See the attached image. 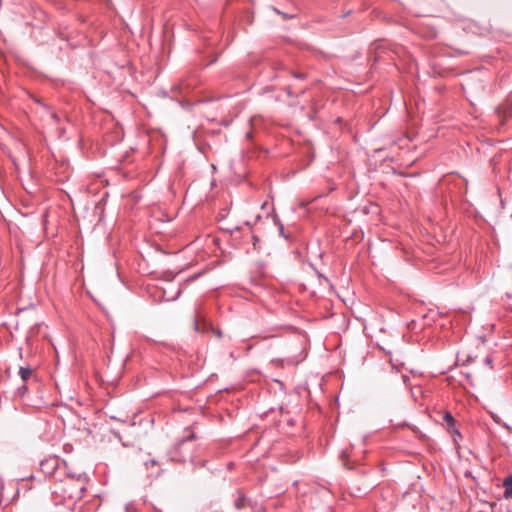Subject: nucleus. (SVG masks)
Wrapping results in <instances>:
<instances>
[{
	"label": "nucleus",
	"mask_w": 512,
	"mask_h": 512,
	"mask_svg": "<svg viewBox=\"0 0 512 512\" xmlns=\"http://www.w3.org/2000/svg\"><path fill=\"white\" fill-rule=\"evenodd\" d=\"M195 439V434L191 432L168 451L167 458L172 462L185 463L189 461L195 464V444L193 443Z\"/></svg>",
	"instance_id": "obj_1"
},
{
	"label": "nucleus",
	"mask_w": 512,
	"mask_h": 512,
	"mask_svg": "<svg viewBox=\"0 0 512 512\" xmlns=\"http://www.w3.org/2000/svg\"><path fill=\"white\" fill-rule=\"evenodd\" d=\"M86 489L87 485L83 478L75 482L64 477L59 480V485L54 492L61 493L65 499L77 501L83 498Z\"/></svg>",
	"instance_id": "obj_2"
},
{
	"label": "nucleus",
	"mask_w": 512,
	"mask_h": 512,
	"mask_svg": "<svg viewBox=\"0 0 512 512\" xmlns=\"http://www.w3.org/2000/svg\"><path fill=\"white\" fill-rule=\"evenodd\" d=\"M62 461L58 456L50 455L40 462V470L48 477H54Z\"/></svg>",
	"instance_id": "obj_3"
},
{
	"label": "nucleus",
	"mask_w": 512,
	"mask_h": 512,
	"mask_svg": "<svg viewBox=\"0 0 512 512\" xmlns=\"http://www.w3.org/2000/svg\"><path fill=\"white\" fill-rule=\"evenodd\" d=\"M236 499L234 500V507L237 510H242L247 506H251V500L245 495L242 490H237Z\"/></svg>",
	"instance_id": "obj_4"
},
{
	"label": "nucleus",
	"mask_w": 512,
	"mask_h": 512,
	"mask_svg": "<svg viewBox=\"0 0 512 512\" xmlns=\"http://www.w3.org/2000/svg\"><path fill=\"white\" fill-rule=\"evenodd\" d=\"M194 329L198 333H206L211 330L218 338L222 337V331L220 329H214L210 324L203 322L201 326L197 320L194 321Z\"/></svg>",
	"instance_id": "obj_5"
},
{
	"label": "nucleus",
	"mask_w": 512,
	"mask_h": 512,
	"mask_svg": "<svg viewBox=\"0 0 512 512\" xmlns=\"http://www.w3.org/2000/svg\"><path fill=\"white\" fill-rule=\"evenodd\" d=\"M504 493L503 497L505 499H512V474L506 476L503 480Z\"/></svg>",
	"instance_id": "obj_6"
},
{
	"label": "nucleus",
	"mask_w": 512,
	"mask_h": 512,
	"mask_svg": "<svg viewBox=\"0 0 512 512\" xmlns=\"http://www.w3.org/2000/svg\"><path fill=\"white\" fill-rule=\"evenodd\" d=\"M66 478L72 480V481H75L76 480H80L81 478L84 479V482H85V485H88V482H89V478L88 476L84 473V472H72V471H68L67 474L65 475Z\"/></svg>",
	"instance_id": "obj_7"
},
{
	"label": "nucleus",
	"mask_w": 512,
	"mask_h": 512,
	"mask_svg": "<svg viewBox=\"0 0 512 512\" xmlns=\"http://www.w3.org/2000/svg\"><path fill=\"white\" fill-rule=\"evenodd\" d=\"M32 374H33V371L30 366L19 368V375L24 382L29 380L32 377Z\"/></svg>",
	"instance_id": "obj_8"
},
{
	"label": "nucleus",
	"mask_w": 512,
	"mask_h": 512,
	"mask_svg": "<svg viewBox=\"0 0 512 512\" xmlns=\"http://www.w3.org/2000/svg\"><path fill=\"white\" fill-rule=\"evenodd\" d=\"M443 421L447 425V429L448 430L450 428H454V426H456V420H455V418L453 417V415L449 411H446L443 414Z\"/></svg>",
	"instance_id": "obj_9"
},
{
	"label": "nucleus",
	"mask_w": 512,
	"mask_h": 512,
	"mask_svg": "<svg viewBox=\"0 0 512 512\" xmlns=\"http://www.w3.org/2000/svg\"><path fill=\"white\" fill-rule=\"evenodd\" d=\"M164 458H165V457L157 458V459H156V458H150V459L146 460V461L144 462V464H145V466H146L147 468H149V467H154V466H160V465H162V464L164 463V461H163V460H164Z\"/></svg>",
	"instance_id": "obj_10"
},
{
	"label": "nucleus",
	"mask_w": 512,
	"mask_h": 512,
	"mask_svg": "<svg viewBox=\"0 0 512 512\" xmlns=\"http://www.w3.org/2000/svg\"><path fill=\"white\" fill-rule=\"evenodd\" d=\"M448 432L451 434L455 444H458V442L462 439V434L456 426H454V428H450Z\"/></svg>",
	"instance_id": "obj_11"
},
{
	"label": "nucleus",
	"mask_w": 512,
	"mask_h": 512,
	"mask_svg": "<svg viewBox=\"0 0 512 512\" xmlns=\"http://www.w3.org/2000/svg\"><path fill=\"white\" fill-rule=\"evenodd\" d=\"M271 217L273 220V223L278 227L280 225H283V223L280 221L278 215L275 213L274 208H272Z\"/></svg>",
	"instance_id": "obj_12"
},
{
	"label": "nucleus",
	"mask_w": 512,
	"mask_h": 512,
	"mask_svg": "<svg viewBox=\"0 0 512 512\" xmlns=\"http://www.w3.org/2000/svg\"><path fill=\"white\" fill-rule=\"evenodd\" d=\"M245 224L249 227V230H250V233H251V239L253 241V246L256 247V244L259 242V238L255 234L252 233V229H251L250 223L246 222Z\"/></svg>",
	"instance_id": "obj_13"
},
{
	"label": "nucleus",
	"mask_w": 512,
	"mask_h": 512,
	"mask_svg": "<svg viewBox=\"0 0 512 512\" xmlns=\"http://www.w3.org/2000/svg\"><path fill=\"white\" fill-rule=\"evenodd\" d=\"M484 362H485V364H486V365H488V366H489V368H490V369H492V368H493V366H492V363H493V357H492L491 355H487V356L485 357V359H484Z\"/></svg>",
	"instance_id": "obj_14"
},
{
	"label": "nucleus",
	"mask_w": 512,
	"mask_h": 512,
	"mask_svg": "<svg viewBox=\"0 0 512 512\" xmlns=\"http://www.w3.org/2000/svg\"><path fill=\"white\" fill-rule=\"evenodd\" d=\"M27 390H28L27 386L23 385L18 388L17 392H18L19 396L23 397L26 394Z\"/></svg>",
	"instance_id": "obj_15"
},
{
	"label": "nucleus",
	"mask_w": 512,
	"mask_h": 512,
	"mask_svg": "<svg viewBox=\"0 0 512 512\" xmlns=\"http://www.w3.org/2000/svg\"><path fill=\"white\" fill-rule=\"evenodd\" d=\"M279 234L284 237L285 239H288V236L284 232V225L278 226Z\"/></svg>",
	"instance_id": "obj_16"
},
{
	"label": "nucleus",
	"mask_w": 512,
	"mask_h": 512,
	"mask_svg": "<svg viewBox=\"0 0 512 512\" xmlns=\"http://www.w3.org/2000/svg\"><path fill=\"white\" fill-rule=\"evenodd\" d=\"M51 118L55 121V122H59V116L57 113L55 112H52L51 113Z\"/></svg>",
	"instance_id": "obj_17"
},
{
	"label": "nucleus",
	"mask_w": 512,
	"mask_h": 512,
	"mask_svg": "<svg viewBox=\"0 0 512 512\" xmlns=\"http://www.w3.org/2000/svg\"><path fill=\"white\" fill-rule=\"evenodd\" d=\"M57 512H74V511L68 507H64V508L59 509Z\"/></svg>",
	"instance_id": "obj_18"
},
{
	"label": "nucleus",
	"mask_w": 512,
	"mask_h": 512,
	"mask_svg": "<svg viewBox=\"0 0 512 512\" xmlns=\"http://www.w3.org/2000/svg\"><path fill=\"white\" fill-rule=\"evenodd\" d=\"M293 76L298 79H304L305 77L304 74L302 73H293Z\"/></svg>",
	"instance_id": "obj_19"
},
{
	"label": "nucleus",
	"mask_w": 512,
	"mask_h": 512,
	"mask_svg": "<svg viewBox=\"0 0 512 512\" xmlns=\"http://www.w3.org/2000/svg\"><path fill=\"white\" fill-rule=\"evenodd\" d=\"M402 379H403V382H404L405 384H408V383H409V381H410V378H409V376H407V375H403V376H402Z\"/></svg>",
	"instance_id": "obj_20"
},
{
	"label": "nucleus",
	"mask_w": 512,
	"mask_h": 512,
	"mask_svg": "<svg viewBox=\"0 0 512 512\" xmlns=\"http://www.w3.org/2000/svg\"><path fill=\"white\" fill-rule=\"evenodd\" d=\"M268 206H269V203L266 201V202L262 203L261 208L266 209V208H268Z\"/></svg>",
	"instance_id": "obj_21"
},
{
	"label": "nucleus",
	"mask_w": 512,
	"mask_h": 512,
	"mask_svg": "<svg viewBox=\"0 0 512 512\" xmlns=\"http://www.w3.org/2000/svg\"><path fill=\"white\" fill-rule=\"evenodd\" d=\"M210 512H224V511L220 508H215V509H212Z\"/></svg>",
	"instance_id": "obj_22"
},
{
	"label": "nucleus",
	"mask_w": 512,
	"mask_h": 512,
	"mask_svg": "<svg viewBox=\"0 0 512 512\" xmlns=\"http://www.w3.org/2000/svg\"><path fill=\"white\" fill-rule=\"evenodd\" d=\"M341 457L342 459H344L345 457H347V452L346 451H343L342 454H341Z\"/></svg>",
	"instance_id": "obj_23"
},
{
	"label": "nucleus",
	"mask_w": 512,
	"mask_h": 512,
	"mask_svg": "<svg viewBox=\"0 0 512 512\" xmlns=\"http://www.w3.org/2000/svg\"><path fill=\"white\" fill-rule=\"evenodd\" d=\"M214 62H216V57L210 61V64Z\"/></svg>",
	"instance_id": "obj_24"
},
{
	"label": "nucleus",
	"mask_w": 512,
	"mask_h": 512,
	"mask_svg": "<svg viewBox=\"0 0 512 512\" xmlns=\"http://www.w3.org/2000/svg\"><path fill=\"white\" fill-rule=\"evenodd\" d=\"M344 466H346L347 468L351 469L352 467L348 466L347 463L344 462Z\"/></svg>",
	"instance_id": "obj_25"
}]
</instances>
